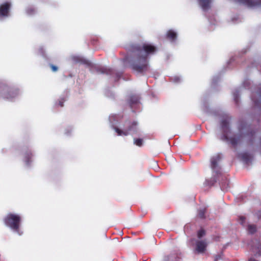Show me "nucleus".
Listing matches in <instances>:
<instances>
[{"label": "nucleus", "instance_id": "obj_1", "mask_svg": "<svg viewBox=\"0 0 261 261\" xmlns=\"http://www.w3.org/2000/svg\"><path fill=\"white\" fill-rule=\"evenodd\" d=\"M130 55L126 58L129 67L142 75L149 70L148 56L157 51L156 46L151 44L142 42L132 45L129 48Z\"/></svg>", "mask_w": 261, "mask_h": 261}, {"label": "nucleus", "instance_id": "obj_2", "mask_svg": "<svg viewBox=\"0 0 261 261\" xmlns=\"http://www.w3.org/2000/svg\"><path fill=\"white\" fill-rule=\"evenodd\" d=\"M221 127L223 130L222 140L224 141H230V143L233 145H237L243 137H248L252 141V139L254 136L255 132L253 130H249V126L244 121H240L239 125V130L240 134L229 138L228 133L230 131L229 128V122L227 119H224L221 122Z\"/></svg>", "mask_w": 261, "mask_h": 261}, {"label": "nucleus", "instance_id": "obj_3", "mask_svg": "<svg viewBox=\"0 0 261 261\" xmlns=\"http://www.w3.org/2000/svg\"><path fill=\"white\" fill-rule=\"evenodd\" d=\"M4 221L6 226L17 232L19 235L22 233L19 227L21 221L20 215L14 213L8 214L4 218Z\"/></svg>", "mask_w": 261, "mask_h": 261}, {"label": "nucleus", "instance_id": "obj_4", "mask_svg": "<svg viewBox=\"0 0 261 261\" xmlns=\"http://www.w3.org/2000/svg\"><path fill=\"white\" fill-rule=\"evenodd\" d=\"M211 168L213 170L214 177H212L210 179L206 180L204 183L205 186L210 187L214 186V184L216 182V177L218 179H219L220 177L222 179H223V176L220 171L219 164H211Z\"/></svg>", "mask_w": 261, "mask_h": 261}, {"label": "nucleus", "instance_id": "obj_5", "mask_svg": "<svg viewBox=\"0 0 261 261\" xmlns=\"http://www.w3.org/2000/svg\"><path fill=\"white\" fill-rule=\"evenodd\" d=\"M137 125V122L136 121H133L131 123L129 122L128 127L124 130H122L116 127H115L114 129L118 136H127L129 134L130 132L136 130Z\"/></svg>", "mask_w": 261, "mask_h": 261}, {"label": "nucleus", "instance_id": "obj_6", "mask_svg": "<svg viewBox=\"0 0 261 261\" xmlns=\"http://www.w3.org/2000/svg\"><path fill=\"white\" fill-rule=\"evenodd\" d=\"M248 7L252 8L261 6V0H236Z\"/></svg>", "mask_w": 261, "mask_h": 261}, {"label": "nucleus", "instance_id": "obj_7", "mask_svg": "<svg viewBox=\"0 0 261 261\" xmlns=\"http://www.w3.org/2000/svg\"><path fill=\"white\" fill-rule=\"evenodd\" d=\"M11 4L6 2L0 6V17L8 16Z\"/></svg>", "mask_w": 261, "mask_h": 261}, {"label": "nucleus", "instance_id": "obj_8", "mask_svg": "<svg viewBox=\"0 0 261 261\" xmlns=\"http://www.w3.org/2000/svg\"><path fill=\"white\" fill-rule=\"evenodd\" d=\"M207 245V244L205 241H197L196 242V251L198 253H203L206 250Z\"/></svg>", "mask_w": 261, "mask_h": 261}, {"label": "nucleus", "instance_id": "obj_9", "mask_svg": "<svg viewBox=\"0 0 261 261\" xmlns=\"http://www.w3.org/2000/svg\"><path fill=\"white\" fill-rule=\"evenodd\" d=\"M177 38V34L175 32L172 30L167 31L166 34V38L171 42L174 41Z\"/></svg>", "mask_w": 261, "mask_h": 261}, {"label": "nucleus", "instance_id": "obj_10", "mask_svg": "<svg viewBox=\"0 0 261 261\" xmlns=\"http://www.w3.org/2000/svg\"><path fill=\"white\" fill-rule=\"evenodd\" d=\"M199 4L202 10L206 11L210 8V4L212 0H198Z\"/></svg>", "mask_w": 261, "mask_h": 261}, {"label": "nucleus", "instance_id": "obj_11", "mask_svg": "<svg viewBox=\"0 0 261 261\" xmlns=\"http://www.w3.org/2000/svg\"><path fill=\"white\" fill-rule=\"evenodd\" d=\"M239 158L243 161L248 162L252 159V156L250 153L245 152L239 154Z\"/></svg>", "mask_w": 261, "mask_h": 261}, {"label": "nucleus", "instance_id": "obj_12", "mask_svg": "<svg viewBox=\"0 0 261 261\" xmlns=\"http://www.w3.org/2000/svg\"><path fill=\"white\" fill-rule=\"evenodd\" d=\"M139 98L137 95H132L129 99V104L130 107L133 108V105L137 104L139 102Z\"/></svg>", "mask_w": 261, "mask_h": 261}, {"label": "nucleus", "instance_id": "obj_13", "mask_svg": "<svg viewBox=\"0 0 261 261\" xmlns=\"http://www.w3.org/2000/svg\"><path fill=\"white\" fill-rule=\"evenodd\" d=\"M222 157V155L220 153L214 155L211 159V163H218L221 161Z\"/></svg>", "mask_w": 261, "mask_h": 261}, {"label": "nucleus", "instance_id": "obj_14", "mask_svg": "<svg viewBox=\"0 0 261 261\" xmlns=\"http://www.w3.org/2000/svg\"><path fill=\"white\" fill-rule=\"evenodd\" d=\"M221 188L223 191H227L229 183L228 180L225 178L224 182L221 181L220 183Z\"/></svg>", "mask_w": 261, "mask_h": 261}, {"label": "nucleus", "instance_id": "obj_15", "mask_svg": "<svg viewBox=\"0 0 261 261\" xmlns=\"http://www.w3.org/2000/svg\"><path fill=\"white\" fill-rule=\"evenodd\" d=\"M248 231L251 233L253 234L256 231V227L255 225H249L248 226Z\"/></svg>", "mask_w": 261, "mask_h": 261}, {"label": "nucleus", "instance_id": "obj_16", "mask_svg": "<svg viewBox=\"0 0 261 261\" xmlns=\"http://www.w3.org/2000/svg\"><path fill=\"white\" fill-rule=\"evenodd\" d=\"M206 212V208H203L202 209H200L198 211V216L199 218L203 219L205 218V213Z\"/></svg>", "mask_w": 261, "mask_h": 261}, {"label": "nucleus", "instance_id": "obj_17", "mask_svg": "<svg viewBox=\"0 0 261 261\" xmlns=\"http://www.w3.org/2000/svg\"><path fill=\"white\" fill-rule=\"evenodd\" d=\"M134 144L137 146L139 147L143 145V139L140 138H136L134 139Z\"/></svg>", "mask_w": 261, "mask_h": 261}, {"label": "nucleus", "instance_id": "obj_18", "mask_svg": "<svg viewBox=\"0 0 261 261\" xmlns=\"http://www.w3.org/2000/svg\"><path fill=\"white\" fill-rule=\"evenodd\" d=\"M253 252L259 255H261V245H258L256 248L252 247Z\"/></svg>", "mask_w": 261, "mask_h": 261}, {"label": "nucleus", "instance_id": "obj_19", "mask_svg": "<svg viewBox=\"0 0 261 261\" xmlns=\"http://www.w3.org/2000/svg\"><path fill=\"white\" fill-rule=\"evenodd\" d=\"M205 234V231L203 229H201L197 232V237L199 239L201 238Z\"/></svg>", "mask_w": 261, "mask_h": 261}, {"label": "nucleus", "instance_id": "obj_20", "mask_svg": "<svg viewBox=\"0 0 261 261\" xmlns=\"http://www.w3.org/2000/svg\"><path fill=\"white\" fill-rule=\"evenodd\" d=\"M28 156L27 157L26 162L27 163H30V162H32V160H31V158L32 156V154L31 152H29L27 153Z\"/></svg>", "mask_w": 261, "mask_h": 261}, {"label": "nucleus", "instance_id": "obj_21", "mask_svg": "<svg viewBox=\"0 0 261 261\" xmlns=\"http://www.w3.org/2000/svg\"><path fill=\"white\" fill-rule=\"evenodd\" d=\"M35 9L33 8H29L27 9V13L29 14H33L35 12Z\"/></svg>", "mask_w": 261, "mask_h": 261}, {"label": "nucleus", "instance_id": "obj_22", "mask_svg": "<svg viewBox=\"0 0 261 261\" xmlns=\"http://www.w3.org/2000/svg\"><path fill=\"white\" fill-rule=\"evenodd\" d=\"M65 101V99L63 98H61L59 101V105L61 107H63L64 106V102Z\"/></svg>", "mask_w": 261, "mask_h": 261}, {"label": "nucleus", "instance_id": "obj_23", "mask_svg": "<svg viewBox=\"0 0 261 261\" xmlns=\"http://www.w3.org/2000/svg\"><path fill=\"white\" fill-rule=\"evenodd\" d=\"M50 67L52 71L54 72H56L58 70V67L54 65L51 64L50 65Z\"/></svg>", "mask_w": 261, "mask_h": 261}, {"label": "nucleus", "instance_id": "obj_24", "mask_svg": "<svg viewBox=\"0 0 261 261\" xmlns=\"http://www.w3.org/2000/svg\"><path fill=\"white\" fill-rule=\"evenodd\" d=\"M154 167H153V169L155 170H158L160 167H159L158 166V164H154Z\"/></svg>", "mask_w": 261, "mask_h": 261}, {"label": "nucleus", "instance_id": "obj_25", "mask_svg": "<svg viewBox=\"0 0 261 261\" xmlns=\"http://www.w3.org/2000/svg\"><path fill=\"white\" fill-rule=\"evenodd\" d=\"M249 261H256V260L254 258L251 257L249 259Z\"/></svg>", "mask_w": 261, "mask_h": 261}, {"label": "nucleus", "instance_id": "obj_26", "mask_svg": "<svg viewBox=\"0 0 261 261\" xmlns=\"http://www.w3.org/2000/svg\"><path fill=\"white\" fill-rule=\"evenodd\" d=\"M240 218H241V219L242 220V222H243V221H244L245 220V218H244V217H241Z\"/></svg>", "mask_w": 261, "mask_h": 261}, {"label": "nucleus", "instance_id": "obj_27", "mask_svg": "<svg viewBox=\"0 0 261 261\" xmlns=\"http://www.w3.org/2000/svg\"><path fill=\"white\" fill-rule=\"evenodd\" d=\"M235 100H236V103H237L238 102V100L237 97H235Z\"/></svg>", "mask_w": 261, "mask_h": 261}, {"label": "nucleus", "instance_id": "obj_28", "mask_svg": "<svg viewBox=\"0 0 261 261\" xmlns=\"http://www.w3.org/2000/svg\"><path fill=\"white\" fill-rule=\"evenodd\" d=\"M260 146H261V138L260 139Z\"/></svg>", "mask_w": 261, "mask_h": 261}, {"label": "nucleus", "instance_id": "obj_29", "mask_svg": "<svg viewBox=\"0 0 261 261\" xmlns=\"http://www.w3.org/2000/svg\"><path fill=\"white\" fill-rule=\"evenodd\" d=\"M102 73H105V71H103V70H102Z\"/></svg>", "mask_w": 261, "mask_h": 261}, {"label": "nucleus", "instance_id": "obj_30", "mask_svg": "<svg viewBox=\"0 0 261 261\" xmlns=\"http://www.w3.org/2000/svg\"><path fill=\"white\" fill-rule=\"evenodd\" d=\"M217 259H218V258H216L215 259V261H216Z\"/></svg>", "mask_w": 261, "mask_h": 261}]
</instances>
